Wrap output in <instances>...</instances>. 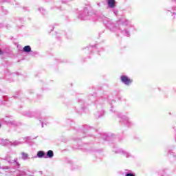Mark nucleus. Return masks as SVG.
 <instances>
[{
	"label": "nucleus",
	"mask_w": 176,
	"mask_h": 176,
	"mask_svg": "<svg viewBox=\"0 0 176 176\" xmlns=\"http://www.w3.org/2000/svg\"><path fill=\"white\" fill-rule=\"evenodd\" d=\"M120 80L122 82V83H124V85H126L129 86V85H131L133 83V80L129 78L127 76H122L120 77Z\"/></svg>",
	"instance_id": "f257e3e1"
},
{
	"label": "nucleus",
	"mask_w": 176,
	"mask_h": 176,
	"mask_svg": "<svg viewBox=\"0 0 176 176\" xmlns=\"http://www.w3.org/2000/svg\"><path fill=\"white\" fill-rule=\"evenodd\" d=\"M0 54H3V52H2V50H1V49H0Z\"/></svg>",
	"instance_id": "6e6552de"
},
{
	"label": "nucleus",
	"mask_w": 176,
	"mask_h": 176,
	"mask_svg": "<svg viewBox=\"0 0 176 176\" xmlns=\"http://www.w3.org/2000/svg\"><path fill=\"white\" fill-rule=\"evenodd\" d=\"M47 157H50V159H52V157H53L54 156V153H53V151L49 150L47 152Z\"/></svg>",
	"instance_id": "7ed1b4c3"
},
{
	"label": "nucleus",
	"mask_w": 176,
	"mask_h": 176,
	"mask_svg": "<svg viewBox=\"0 0 176 176\" xmlns=\"http://www.w3.org/2000/svg\"><path fill=\"white\" fill-rule=\"evenodd\" d=\"M23 52L26 53H30L31 52V47L30 45H26L23 47Z\"/></svg>",
	"instance_id": "20e7f679"
},
{
	"label": "nucleus",
	"mask_w": 176,
	"mask_h": 176,
	"mask_svg": "<svg viewBox=\"0 0 176 176\" xmlns=\"http://www.w3.org/2000/svg\"><path fill=\"white\" fill-rule=\"evenodd\" d=\"M0 127H1V124H0Z\"/></svg>",
	"instance_id": "1a4fd4ad"
},
{
	"label": "nucleus",
	"mask_w": 176,
	"mask_h": 176,
	"mask_svg": "<svg viewBox=\"0 0 176 176\" xmlns=\"http://www.w3.org/2000/svg\"><path fill=\"white\" fill-rule=\"evenodd\" d=\"M22 159H27V157H28V154L25 153H22Z\"/></svg>",
	"instance_id": "423d86ee"
},
{
	"label": "nucleus",
	"mask_w": 176,
	"mask_h": 176,
	"mask_svg": "<svg viewBox=\"0 0 176 176\" xmlns=\"http://www.w3.org/2000/svg\"><path fill=\"white\" fill-rule=\"evenodd\" d=\"M126 176H135V175H134V174L133 173H127Z\"/></svg>",
	"instance_id": "0eeeda50"
},
{
	"label": "nucleus",
	"mask_w": 176,
	"mask_h": 176,
	"mask_svg": "<svg viewBox=\"0 0 176 176\" xmlns=\"http://www.w3.org/2000/svg\"><path fill=\"white\" fill-rule=\"evenodd\" d=\"M116 3V1L115 0H107V4L109 6V8H115Z\"/></svg>",
	"instance_id": "f03ea898"
},
{
	"label": "nucleus",
	"mask_w": 176,
	"mask_h": 176,
	"mask_svg": "<svg viewBox=\"0 0 176 176\" xmlns=\"http://www.w3.org/2000/svg\"><path fill=\"white\" fill-rule=\"evenodd\" d=\"M45 155H46V153L45 152H43V151H40L37 153V156L40 158L43 157V156H45Z\"/></svg>",
	"instance_id": "39448f33"
}]
</instances>
